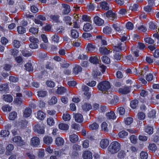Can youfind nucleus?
Here are the masks:
<instances>
[{
    "instance_id": "51",
    "label": "nucleus",
    "mask_w": 159,
    "mask_h": 159,
    "mask_svg": "<svg viewBox=\"0 0 159 159\" xmlns=\"http://www.w3.org/2000/svg\"><path fill=\"white\" fill-rule=\"evenodd\" d=\"M148 154L147 152L143 151L140 154V157L141 159H147L148 157Z\"/></svg>"
},
{
    "instance_id": "29",
    "label": "nucleus",
    "mask_w": 159,
    "mask_h": 159,
    "mask_svg": "<svg viewBox=\"0 0 159 159\" xmlns=\"http://www.w3.org/2000/svg\"><path fill=\"white\" fill-rule=\"evenodd\" d=\"M93 29L91 25L87 23L84 25L83 27V30L85 31H89Z\"/></svg>"
},
{
    "instance_id": "64",
    "label": "nucleus",
    "mask_w": 159,
    "mask_h": 159,
    "mask_svg": "<svg viewBox=\"0 0 159 159\" xmlns=\"http://www.w3.org/2000/svg\"><path fill=\"white\" fill-rule=\"evenodd\" d=\"M60 99L61 102L64 104H66L68 102V99L67 97L65 96L61 97Z\"/></svg>"
},
{
    "instance_id": "3",
    "label": "nucleus",
    "mask_w": 159,
    "mask_h": 159,
    "mask_svg": "<svg viewBox=\"0 0 159 159\" xmlns=\"http://www.w3.org/2000/svg\"><path fill=\"white\" fill-rule=\"evenodd\" d=\"M97 88L99 90L102 92L106 91L111 88L109 82L107 81H104L99 83Z\"/></svg>"
},
{
    "instance_id": "34",
    "label": "nucleus",
    "mask_w": 159,
    "mask_h": 159,
    "mask_svg": "<svg viewBox=\"0 0 159 159\" xmlns=\"http://www.w3.org/2000/svg\"><path fill=\"white\" fill-rule=\"evenodd\" d=\"M92 108L90 104L89 103H85L82 106L83 109L85 111H89Z\"/></svg>"
},
{
    "instance_id": "50",
    "label": "nucleus",
    "mask_w": 159,
    "mask_h": 159,
    "mask_svg": "<svg viewBox=\"0 0 159 159\" xmlns=\"http://www.w3.org/2000/svg\"><path fill=\"white\" fill-rule=\"evenodd\" d=\"M126 156L125 152L123 150L120 151L118 153L117 157L120 159L124 158Z\"/></svg>"
},
{
    "instance_id": "24",
    "label": "nucleus",
    "mask_w": 159,
    "mask_h": 159,
    "mask_svg": "<svg viewBox=\"0 0 159 159\" xmlns=\"http://www.w3.org/2000/svg\"><path fill=\"white\" fill-rule=\"evenodd\" d=\"M40 43V46L43 49H46L49 46V42H48V40H42Z\"/></svg>"
},
{
    "instance_id": "11",
    "label": "nucleus",
    "mask_w": 159,
    "mask_h": 159,
    "mask_svg": "<svg viewBox=\"0 0 159 159\" xmlns=\"http://www.w3.org/2000/svg\"><path fill=\"white\" fill-rule=\"evenodd\" d=\"M58 40H50L49 42V46H50L52 48L53 50H56L57 49V45L59 43H61Z\"/></svg>"
},
{
    "instance_id": "9",
    "label": "nucleus",
    "mask_w": 159,
    "mask_h": 159,
    "mask_svg": "<svg viewBox=\"0 0 159 159\" xmlns=\"http://www.w3.org/2000/svg\"><path fill=\"white\" fill-rule=\"evenodd\" d=\"M34 131L38 133L43 134L44 133V130L43 128L40 125L37 124L34 127Z\"/></svg>"
},
{
    "instance_id": "57",
    "label": "nucleus",
    "mask_w": 159,
    "mask_h": 159,
    "mask_svg": "<svg viewBox=\"0 0 159 159\" xmlns=\"http://www.w3.org/2000/svg\"><path fill=\"white\" fill-rule=\"evenodd\" d=\"M149 73V72L148 70V68H146L141 70V72H139V74L142 76H144V75H147V73Z\"/></svg>"
},
{
    "instance_id": "63",
    "label": "nucleus",
    "mask_w": 159,
    "mask_h": 159,
    "mask_svg": "<svg viewBox=\"0 0 159 159\" xmlns=\"http://www.w3.org/2000/svg\"><path fill=\"white\" fill-rule=\"evenodd\" d=\"M133 119L132 118L128 117L125 120V123L127 125H129L133 122Z\"/></svg>"
},
{
    "instance_id": "8",
    "label": "nucleus",
    "mask_w": 159,
    "mask_h": 159,
    "mask_svg": "<svg viewBox=\"0 0 159 159\" xmlns=\"http://www.w3.org/2000/svg\"><path fill=\"white\" fill-rule=\"evenodd\" d=\"M68 148L67 147H65L62 148L60 151H55L54 154L56 156H61L63 154H65L67 153L68 151Z\"/></svg>"
},
{
    "instance_id": "42",
    "label": "nucleus",
    "mask_w": 159,
    "mask_h": 159,
    "mask_svg": "<svg viewBox=\"0 0 159 159\" xmlns=\"http://www.w3.org/2000/svg\"><path fill=\"white\" fill-rule=\"evenodd\" d=\"M71 35L72 37L74 39H76L79 36V34L78 32L75 30H71Z\"/></svg>"
},
{
    "instance_id": "20",
    "label": "nucleus",
    "mask_w": 159,
    "mask_h": 159,
    "mask_svg": "<svg viewBox=\"0 0 159 159\" xmlns=\"http://www.w3.org/2000/svg\"><path fill=\"white\" fill-rule=\"evenodd\" d=\"M32 110L31 108H26L23 111V116L25 117H28L30 116Z\"/></svg>"
},
{
    "instance_id": "56",
    "label": "nucleus",
    "mask_w": 159,
    "mask_h": 159,
    "mask_svg": "<svg viewBox=\"0 0 159 159\" xmlns=\"http://www.w3.org/2000/svg\"><path fill=\"white\" fill-rule=\"evenodd\" d=\"M47 121L48 124L50 126L53 125L55 124V121L53 118L49 117L47 118Z\"/></svg>"
},
{
    "instance_id": "12",
    "label": "nucleus",
    "mask_w": 159,
    "mask_h": 159,
    "mask_svg": "<svg viewBox=\"0 0 159 159\" xmlns=\"http://www.w3.org/2000/svg\"><path fill=\"white\" fill-rule=\"evenodd\" d=\"M109 144V141L107 139H103L100 142V147L103 149L107 148Z\"/></svg>"
},
{
    "instance_id": "33",
    "label": "nucleus",
    "mask_w": 159,
    "mask_h": 159,
    "mask_svg": "<svg viewBox=\"0 0 159 159\" xmlns=\"http://www.w3.org/2000/svg\"><path fill=\"white\" fill-rule=\"evenodd\" d=\"M3 99L6 102H11L13 100V98L10 95H3Z\"/></svg>"
},
{
    "instance_id": "6",
    "label": "nucleus",
    "mask_w": 159,
    "mask_h": 159,
    "mask_svg": "<svg viewBox=\"0 0 159 159\" xmlns=\"http://www.w3.org/2000/svg\"><path fill=\"white\" fill-rule=\"evenodd\" d=\"M30 145L34 147H36L40 144V139L37 137H34L32 138L30 140Z\"/></svg>"
},
{
    "instance_id": "44",
    "label": "nucleus",
    "mask_w": 159,
    "mask_h": 159,
    "mask_svg": "<svg viewBox=\"0 0 159 159\" xmlns=\"http://www.w3.org/2000/svg\"><path fill=\"white\" fill-rule=\"evenodd\" d=\"M128 135V133L125 131H122L120 132L118 134V136L121 138H124Z\"/></svg>"
},
{
    "instance_id": "26",
    "label": "nucleus",
    "mask_w": 159,
    "mask_h": 159,
    "mask_svg": "<svg viewBox=\"0 0 159 159\" xmlns=\"http://www.w3.org/2000/svg\"><path fill=\"white\" fill-rule=\"evenodd\" d=\"M99 52L102 54L107 55L111 51L107 49L105 47H100L99 50Z\"/></svg>"
},
{
    "instance_id": "62",
    "label": "nucleus",
    "mask_w": 159,
    "mask_h": 159,
    "mask_svg": "<svg viewBox=\"0 0 159 159\" xmlns=\"http://www.w3.org/2000/svg\"><path fill=\"white\" fill-rule=\"evenodd\" d=\"M153 75L152 74L149 73H147L146 75V79L148 81H151L153 79Z\"/></svg>"
},
{
    "instance_id": "22",
    "label": "nucleus",
    "mask_w": 159,
    "mask_h": 159,
    "mask_svg": "<svg viewBox=\"0 0 159 159\" xmlns=\"http://www.w3.org/2000/svg\"><path fill=\"white\" fill-rule=\"evenodd\" d=\"M83 156L84 159H92L93 158L92 153L89 151L84 152Z\"/></svg>"
},
{
    "instance_id": "7",
    "label": "nucleus",
    "mask_w": 159,
    "mask_h": 159,
    "mask_svg": "<svg viewBox=\"0 0 159 159\" xmlns=\"http://www.w3.org/2000/svg\"><path fill=\"white\" fill-rule=\"evenodd\" d=\"M106 15L109 20H114L117 18L116 13L111 10L108 11L106 13Z\"/></svg>"
},
{
    "instance_id": "14",
    "label": "nucleus",
    "mask_w": 159,
    "mask_h": 159,
    "mask_svg": "<svg viewBox=\"0 0 159 159\" xmlns=\"http://www.w3.org/2000/svg\"><path fill=\"white\" fill-rule=\"evenodd\" d=\"M82 68L81 66L77 64H75L73 68V73L75 75H77L82 70Z\"/></svg>"
},
{
    "instance_id": "21",
    "label": "nucleus",
    "mask_w": 159,
    "mask_h": 159,
    "mask_svg": "<svg viewBox=\"0 0 159 159\" xmlns=\"http://www.w3.org/2000/svg\"><path fill=\"white\" fill-rule=\"evenodd\" d=\"M74 118L75 121L79 123L82 122L83 120V116L80 113L76 114L74 116Z\"/></svg>"
},
{
    "instance_id": "30",
    "label": "nucleus",
    "mask_w": 159,
    "mask_h": 159,
    "mask_svg": "<svg viewBox=\"0 0 159 159\" xmlns=\"http://www.w3.org/2000/svg\"><path fill=\"white\" fill-rule=\"evenodd\" d=\"M58 127L59 129L63 130H67L69 128V126L67 124L64 123L60 124Z\"/></svg>"
},
{
    "instance_id": "25",
    "label": "nucleus",
    "mask_w": 159,
    "mask_h": 159,
    "mask_svg": "<svg viewBox=\"0 0 159 159\" xmlns=\"http://www.w3.org/2000/svg\"><path fill=\"white\" fill-rule=\"evenodd\" d=\"M50 18L54 22L56 23L60 22V20H59L60 16L58 15H52L50 16Z\"/></svg>"
},
{
    "instance_id": "53",
    "label": "nucleus",
    "mask_w": 159,
    "mask_h": 159,
    "mask_svg": "<svg viewBox=\"0 0 159 159\" xmlns=\"http://www.w3.org/2000/svg\"><path fill=\"white\" fill-rule=\"evenodd\" d=\"M138 101L137 100L132 101L130 103V106L131 108H135L138 106Z\"/></svg>"
},
{
    "instance_id": "43",
    "label": "nucleus",
    "mask_w": 159,
    "mask_h": 159,
    "mask_svg": "<svg viewBox=\"0 0 159 159\" xmlns=\"http://www.w3.org/2000/svg\"><path fill=\"white\" fill-rule=\"evenodd\" d=\"M98 127L99 125L96 122H94L89 126V129L91 130H96L98 128Z\"/></svg>"
},
{
    "instance_id": "49",
    "label": "nucleus",
    "mask_w": 159,
    "mask_h": 159,
    "mask_svg": "<svg viewBox=\"0 0 159 159\" xmlns=\"http://www.w3.org/2000/svg\"><path fill=\"white\" fill-rule=\"evenodd\" d=\"M63 20L66 22V24H69L71 25L72 24L71 18L69 16H66L64 17Z\"/></svg>"
},
{
    "instance_id": "54",
    "label": "nucleus",
    "mask_w": 159,
    "mask_h": 159,
    "mask_svg": "<svg viewBox=\"0 0 159 159\" xmlns=\"http://www.w3.org/2000/svg\"><path fill=\"white\" fill-rule=\"evenodd\" d=\"M153 128L151 126H146L145 128V132L149 134H152L153 133Z\"/></svg>"
},
{
    "instance_id": "35",
    "label": "nucleus",
    "mask_w": 159,
    "mask_h": 159,
    "mask_svg": "<svg viewBox=\"0 0 159 159\" xmlns=\"http://www.w3.org/2000/svg\"><path fill=\"white\" fill-rule=\"evenodd\" d=\"M62 119L65 121H69L71 119L70 115L67 113H65L63 115Z\"/></svg>"
},
{
    "instance_id": "27",
    "label": "nucleus",
    "mask_w": 159,
    "mask_h": 159,
    "mask_svg": "<svg viewBox=\"0 0 159 159\" xmlns=\"http://www.w3.org/2000/svg\"><path fill=\"white\" fill-rule=\"evenodd\" d=\"M82 89L84 92H85L84 94L89 98L90 97L91 94L90 93L88 92L89 91V87L86 85L83 86Z\"/></svg>"
},
{
    "instance_id": "2",
    "label": "nucleus",
    "mask_w": 159,
    "mask_h": 159,
    "mask_svg": "<svg viewBox=\"0 0 159 159\" xmlns=\"http://www.w3.org/2000/svg\"><path fill=\"white\" fill-rule=\"evenodd\" d=\"M120 144L116 141L111 143L108 147L109 152L112 154L116 153L120 149Z\"/></svg>"
},
{
    "instance_id": "58",
    "label": "nucleus",
    "mask_w": 159,
    "mask_h": 159,
    "mask_svg": "<svg viewBox=\"0 0 159 159\" xmlns=\"http://www.w3.org/2000/svg\"><path fill=\"white\" fill-rule=\"evenodd\" d=\"M47 93L46 91H40L37 92V95L39 97H44Z\"/></svg>"
},
{
    "instance_id": "1",
    "label": "nucleus",
    "mask_w": 159,
    "mask_h": 159,
    "mask_svg": "<svg viewBox=\"0 0 159 159\" xmlns=\"http://www.w3.org/2000/svg\"><path fill=\"white\" fill-rule=\"evenodd\" d=\"M89 60L91 63L95 65V66H96V68L94 67L93 70L94 78H96L100 75L101 71L103 72L105 71L106 66L103 64H99V59L96 56L90 57Z\"/></svg>"
},
{
    "instance_id": "41",
    "label": "nucleus",
    "mask_w": 159,
    "mask_h": 159,
    "mask_svg": "<svg viewBox=\"0 0 159 159\" xmlns=\"http://www.w3.org/2000/svg\"><path fill=\"white\" fill-rule=\"evenodd\" d=\"M57 102V99L56 97H52L49 100L48 103L50 105H52L56 104Z\"/></svg>"
},
{
    "instance_id": "39",
    "label": "nucleus",
    "mask_w": 159,
    "mask_h": 159,
    "mask_svg": "<svg viewBox=\"0 0 159 159\" xmlns=\"http://www.w3.org/2000/svg\"><path fill=\"white\" fill-rule=\"evenodd\" d=\"M8 90V87L7 84H2L0 85V91L3 92H7Z\"/></svg>"
},
{
    "instance_id": "60",
    "label": "nucleus",
    "mask_w": 159,
    "mask_h": 159,
    "mask_svg": "<svg viewBox=\"0 0 159 159\" xmlns=\"http://www.w3.org/2000/svg\"><path fill=\"white\" fill-rule=\"evenodd\" d=\"M38 31V28L31 27L29 29L30 32L34 34H37Z\"/></svg>"
},
{
    "instance_id": "38",
    "label": "nucleus",
    "mask_w": 159,
    "mask_h": 159,
    "mask_svg": "<svg viewBox=\"0 0 159 159\" xmlns=\"http://www.w3.org/2000/svg\"><path fill=\"white\" fill-rule=\"evenodd\" d=\"M17 31L19 34H23L25 32L26 29L23 27L20 26L17 27Z\"/></svg>"
},
{
    "instance_id": "36",
    "label": "nucleus",
    "mask_w": 159,
    "mask_h": 159,
    "mask_svg": "<svg viewBox=\"0 0 159 159\" xmlns=\"http://www.w3.org/2000/svg\"><path fill=\"white\" fill-rule=\"evenodd\" d=\"M103 32L105 34H109L111 33L112 31V29L111 27L106 26L103 29Z\"/></svg>"
},
{
    "instance_id": "10",
    "label": "nucleus",
    "mask_w": 159,
    "mask_h": 159,
    "mask_svg": "<svg viewBox=\"0 0 159 159\" xmlns=\"http://www.w3.org/2000/svg\"><path fill=\"white\" fill-rule=\"evenodd\" d=\"M62 6L63 8L62 13L64 15H67L70 11V6L66 4H62Z\"/></svg>"
},
{
    "instance_id": "13",
    "label": "nucleus",
    "mask_w": 159,
    "mask_h": 159,
    "mask_svg": "<svg viewBox=\"0 0 159 159\" xmlns=\"http://www.w3.org/2000/svg\"><path fill=\"white\" fill-rule=\"evenodd\" d=\"M53 140L52 137L48 136H45L43 139L44 143L48 145L52 143Z\"/></svg>"
},
{
    "instance_id": "4",
    "label": "nucleus",
    "mask_w": 159,
    "mask_h": 159,
    "mask_svg": "<svg viewBox=\"0 0 159 159\" xmlns=\"http://www.w3.org/2000/svg\"><path fill=\"white\" fill-rule=\"evenodd\" d=\"M124 40H112L111 43L112 45L115 48L114 52H116L117 50H121L122 45H124Z\"/></svg>"
},
{
    "instance_id": "37",
    "label": "nucleus",
    "mask_w": 159,
    "mask_h": 159,
    "mask_svg": "<svg viewBox=\"0 0 159 159\" xmlns=\"http://www.w3.org/2000/svg\"><path fill=\"white\" fill-rule=\"evenodd\" d=\"M100 6L102 9L107 10L109 9V5L108 4L105 2H101L100 3Z\"/></svg>"
},
{
    "instance_id": "19",
    "label": "nucleus",
    "mask_w": 159,
    "mask_h": 159,
    "mask_svg": "<svg viewBox=\"0 0 159 159\" xmlns=\"http://www.w3.org/2000/svg\"><path fill=\"white\" fill-rule=\"evenodd\" d=\"M106 117L107 119L109 120H114L116 118L115 114L112 111L107 113L106 114Z\"/></svg>"
},
{
    "instance_id": "31",
    "label": "nucleus",
    "mask_w": 159,
    "mask_h": 159,
    "mask_svg": "<svg viewBox=\"0 0 159 159\" xmlns=\"http://www.w3.org/2000/svg\"><path fill=\"white\" fill-rule=\"evenodd\" d=\"M130 91L129 88L125 87L123 88H120L119 90V92L124 94H126L129 93Z\"/></svg>"
},
{
    "instance_id": "61",
    "label": "nucleus",
    "mask_w": 159,
    "mask_h": 159,
    "mask_svg": "<svg viewBox=\"0 0 159 159\" xmlns=\"http://www.w3.org/2000/svg\"><path fill=\"white\" fill-rule=\"evenodd\" d=\"M138 116L139 119L143 120L145 117V115L143 112H139L138 114Z\"/></svg>"
},
{
    "instance_id": "23",
    "label": "nucleus",
    "mask_w": 159,
    "mask_h": 159,
    "mask_svg": "<svg viewBox=\"0 0 159 159\" xmlns=\"http://www.w3.org/2000/svg\"><path fill=\"white\" fill-rule=\"evenodd\" d=\"M45 113L41 111H39L37 113V118L40 120H43L45 117Z\"/></svg>"
},
{
    "instance_id": "32",
    "label": "nucleus",
    "mask_w": 159,
    "mask_h": 159,
    "mask_svg": "<svg viewBox=\"0 0 159 159\" xmlns=\"http://www.w3.org/2000/svg\"><path fill=\"white\" fill-rule=\"evenodd\" d=\"M70 139L71 142L75 143L78 140V137L75 134H72L70 136Z\"/></svg>"
},
{
    "instance_id": "16",
    "label": "nucleus",
    "mask_w": 159,
    "mask_h": 159,
    "mask_svg": "<svg viewBox=\"0 0 159 159\" xmlns=\"http://www.w3.org/2000/svg\"><path fill=\"white\" fill-rule=\"evenodd\" d=\"M94 22L95 24L99 26H101L104 23V20L98 16H96L94 18Z\"/></svg>"
},
{
    "instance_id": "48",
    "label": "nucleus",
    "mask_w": 159,
    "mask_h": 159,
    "mask_svg": "<svg viewBox=\"0 0 159 159\" xmlns=\"http://www.w3.org/2000/svg\"><path fill=\"white\" fill-rule=\"evenodd\" d=\"M101 59L102 62L106 64H108L110 63V58L107 56H103L101 58Z\"/></svg>"
},
{
    "instance_id": "45",
    "label": "nucleus",
    "mask_w": 159,
    "mask_h": 159,
    "mask_svg": "<svg viewBox=\"0 0 159 159\" xmlns=\"http://www.w3.org/2000/svg\"><path fill=\"white\" fill-rule=\"evenodd\" d=\"M119 51L117 50L116 52H115L116 53L114 56V59L117 61L120 60L121 58V55L120 53L119 52Z\"/></svg>"
},
{
    "instance_id": "17",
    "label": "nucleus",
    "mask_w": 159,
    "mask_h": 159,
    "mask_svg": "<svg viewBox=\"0 0 159 159\" xmlns=\"http://www.w3.org/2000/svg\"><path fill=\"white\" fill-rule=\"evenodd\" d=\"M66 89L63 87H57L56 93L59 95H61L66 92Z\"/></svg>"
},
{
    "instance_id": "40",
    "label": "nucleus",
    "mask_w": 159,
    "mask_h": 159,
    "mask_svg": "<svg viewBox=\"0 0 159 159\" xmlns=\"http://www.w3.org/2000/svg\"><path fill=\"white\" fill-rule=\"evenodd\" d=\"M17 116V114L16 112L13 111L9 114V119L11 120H14Z\"/></svg>"
},
{
    "instance_id": "47",
    "label": "nucleus",
    "mask_w": 159,
    "mask_h": 159,
    "mask_svg": "<svg viewBox=\"0 0 159 159\" xmlns=\"http://www.w3.org/2000/svg\"><path fill=\"white\" fill-rule=\"evenodd\" d=\"M15 60L18 64H22L24 61L22 57L20 56H18L16 57Z\"/></svg>"
},
{
    "instance_id": "52",
    "label": "nucleus",
    "mask_w": 159,
    "mask_h": 159,
    "mask_svg": "<svg viewBox=\"0 0 159 159\" xmlns=\"http://www.w3.org/2000/svg\"><path fill=\"white\" fill-rule=\"evenodd\" d=\"M10 134L9 132L5 130H2L0 135L1 136L6 137L8 136Z\"/></svg>"
},
{
    "instance_id": "59",
    "label": "nucleus",
    "mask_w": 159,
    "mask_h": 159,
    "mask_svg": "<svg viewBox=\"0 0 159 159\" xmlns=\"http://www.w3.org/2000/svg\"><path fill=\"white\" fill-rule=\"evenodd\" d=\"M21 44V42L19 40H14L13 42V46L17 48H19Z\"/></svg>"
},
{
    "instance_id": "28",
    "label": "nucleus",
    "mask_w": 159,
    "mask_h": 159,
    "mask_svg": "<svg viewBox=\"0 0 159 159\" xmlns=\"http://www.w3.org/2000/svg\"><path fill=\"white\" fill-rule=\"evenodd\" d=\"M82 37L84 39H95L94 36H92V35L89 33H84L82 35Z\"/></svg>"
},
{
    "instance_id": "46",
    "label": "nucleus",
    "mask_w": 159,
    "mask_h": 159,
    "mask_svg": "<svg viewBox=\"0 0 159 159\" xmlns=\"http://www.w3.org/2000/svg\"><path fill=\"white\" fill-rule=\"evenodd\" d=\"M107 126L108 125L106 122H103L101 125L102 129L105 132H108L109 129Z\"/></svg>"
},
{
    "instance_id": "18",
    "label": "nucleus",
    "mask_w": 159,
    "mask_h": 159,
    "mask_svg": "<svg viewBox=\"0 0 159 159\" xmlns=\"http://www.w3.org/2000/svg\"><path fill=\"white\" fill-rule=\"evenodd\" d=\"M56 144L57 146H61L63 145L64 143V139L61 137L57 138L55 140Z\"/></svg>"
},
{
    "instance_id": "15",
    "label": "nucleus",
    "mask_w": 159,
    "mask_h": 159,
    "mask_svg": "<svg viewBox=\"0 0 159 159\" xmlns=\"http://www.w3.org/2000/svg\"><path fill=\"white\" fill-rule=\"evenodd\" d=\"M30 47L32 49L37 48L38 47L39 40H30Z\"/></svg>"
},
{
    "instance_id": "55",
    "label": "nucleus",
    "mask_w": 159,
    "mask_h": 159,
    "mask_svg": "<svg viewBox=\"0 0 159 159\" xmlns=\"http://www.w3.org/2000/svg\"><path fill=\"white\" fill-rule=\"evenodd\" d=\"M26 69L28 71H32L33 70V67L32 66L31 63H27L25 66Z\"/></svg>"
},
{
    "instance_id": "5",
    "label": "nucleus",
    "mask_w": 159,
    "mask_h": 159,
    "mask_svg": "<svg viewBox=\"0 0 159 159\" xmlns=\"http://www.w3.org/2000/svg\"><path fill=\"white\" fill-rule=\"evenodd\" d=\"M11 141L16 144L18 146H22L25 144V142L22 139L20 136H16L11 139Z\"/></svg>"
}]
</instances>
